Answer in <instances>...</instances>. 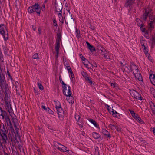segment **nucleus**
Here are the masks:
<instances>
[{"mask_svg": "<svg viewBox=\"0 0 155 155\" xmlns=\"http://www.w3.org/2000/svg\"><path fill=\"white\" fill-rule=\"evenodd\" d=\"M3 50L4 51L5 54L7 52L8 50V48L6 47L3 46Z\"/></svg>", "mask_w": 155, "mask_h": 155, "instance_id": "37998d69", "label": "nucleus"}, {"mask_svg": "<svg viewBox=\"0 0 155 155\" xmlns=\"http://www.w3.org/2000/svg\"><path fill=\"white\" fill-rule=\"evenodd\" d=\"M149 78L151 83L155 85V75L154 74H150Z\"/></svg>", "mask_w": 155, "mask_h": 155, "instance_id": "f3484780", "label": "nucleus"}, {"mask_svg": "<svg viewBox=\"0 0 155 155\" xmlns=\"http://www.w3.org/2000/svg\"><path fill=\"white\" fill-rule=\"evenodd\" d=\"M123 68H124V70L126 71H128L129 70V69L128 67V65L126 63L125 64V65L124 66Z\"/></svg>", "mask_w": 155, "mask_h": 155, "instance_id": "58836bf2", "label": "nucleus"}, {"mask_svg": "<svg viewBox=\"0 0 155 155\" xmlns=\"http://www.w3.org/2000/svg\"><path fill=\"white\" fill-rule=\"evenodd\" d=\"M155 20V17L152 15L150 16L148 23V29L150 31H151L154 28Z\"/></svg>", "mask_w": 155, "mask_h": 155, "instance_id": "6e6552de", "label": "nucleus"}, {"mask_svg": "<svg viewBox=\"0 0 155 155\" xmlns=\"http://www.w3.org/2000/svg\"><path fill=\"white\" fill-rule=\"evenodd\" d=\"M81 55L82 56V58H81L82 60H84L85 59V58L83 57V56Z\"/></svg>", "mask_w": 155, "mask_h": 155, "instance_id": "680f3d73", "label": "nucleus"}, {"mask_svg": "<svg viewBox=\"0 0 155 155\" xmlns=\"http://www.w3.org/2000/svg\"><path fill=\"white\" fill-rule=\"evenodd\" d=\"M5 97L4 98L5 108L6 110L9 113L11 116L15 115L13 114V110L11 107V100L10 99V92L8 88L5 90Z\"/></svg>", "mask_w": 155, "mask_h": 155, "instance_id": "f257e3e1", "label": "nucleus"}, {"mask_svg": "<svg viewBox=\"0 0 155 155\" xmlns=\"http://www.w3.org/2000/svg\"><path fill=\"white\" fill-rule=\"evenodd\" d=\"M0 134L3 140V143H6L7 137L6 134V131L5 129L0 130Z\"/></svg>", "mask_w": 155, "mask_h": 155, "instance_id": "9b49d317", "label": "nucleus"}, {"mask_svg": "<svg viewBox=\"0 0 155 155\" xmlns=\"http://www.w3.org/2000/svg\"><path fill=\"white\" fill-rule=\"evenodd\" d=\"M47 112H48L49 114H54L53 112L51 109H49V108L48 107L47 110Z\"/></svg>", "mask_w": 155, "mask_h": 155, "instance_id": "e433bc0d", "label": "nucleus"}, {"mask_svg": "<svg viewBox=\"0 0 155 155\" xmlns=\"http://www.w3.org/2000/svg\"><path fill=\"white\" fill-rule=\"evenodd\" d=\"M28 10L30 13H32L35 12L38 15H39L41 10L40 7L37 3H35L32 6L29 7Z\"/></svg>", "mask_w": 155, "mask_h": 155, "instance_id": "423d86ee", "label": "nucleus"}, {"mask_svg": "<svg viewBox=\"0 0 155 155\" xmlns=\"http://www.w3.org/2000/svg\"><path fill=\"white\" fill-rule=\"evenodd\" d=\"M107 108L108 110H109L111 109V108L108 105H107Z\"/></svg>", "mask_w": 155, "mask_h": 155, "instance_id": "bf43d9fd", "label": "nucleus"}, {"mask_svg": "<svg viewBox=\"0 0 155 155\" xmlns=\"http://www.w3.org/2000/svg\"><path fill=\"white\" fill-rule=\"evenodd\" d=\"M131 94L132 96L135 98L140 100H142V98L141 95L135 91L133 90L131 91Z\"/></svg>", "mask_w": 155, "mask_h": 155, "instance_id": "f8f14e48", "label": "nucleus"}, {"mask_svg": "<svg viewBox=\"0 0 155 155\" xmlns=\"http://www.w3.org/2000/svg\"><path fill=\"white\" fill-rule=\"evenodd\" d=\"M58 17L60 21L62 23H64V19L61 13H58Z\"/></svg>", "mask_w": 155, "mask_h": 155, "instance_id": "b1692460", "label": "nucleus"}, {"mask_svg": "<svg viewBox=\"0 0 155 155\" xmlns=\"http://www.w3.org/2000/svg\"><path fill=\"white\" fill-rule=\"evenodd\" d=\"M108 127L111 128L112 129H113L114 128H116V126L114 125H112L110 124L108 126Z\"/></svg>", "mask_w": 155, "mask_h": 155, "instance_id": "f704fd0d", "label": "nucleus"}, {"mask_svg": "<svg viewBox=\"0 0 155 155\" xmlns=\"http://www.w3.org/2000/svg\"><path fill=\"white\" fill-rule=\"evenodd\" d=\"M76 34L77 37H80V31L79 30L76 29Z\"/></svg>", "mask_w": 155, "mask_h": 155, "instance_id": "2f4dec72", "label": "nucleus"}, {"mask_svg": "<svg viewBox=\"0 0 155 155\" xmlns=\"http://www.w3.org/2000/svg\"><path fill=\"white\" fill-rule=\"evenodd\" d=\"M66 99L69 103H73L74 100L73 97L72 96V94H70V95L66 96Z\"/></svg>", "mask_w": 155, "mask_h": 155, "instance_id": "dca6fc26", "label": "nucleus"}, {"mask_svg": "<svg viewBox=\"0 0 155 155\" xmlns=\"http://www.w3.org/2000/svg\"><path fill=\"white\" fill-rule=\"evenodd\" d=\"M89 121L93 124L95 127H97V124L94 120L93 119H90L89 120Z\"/></svg>", "mask_w": 155, "mask_h": 155, "instance_id": "cd10ccee", "label": "nucleus"}, {"mask_svg": "<svg viewBox=\"0 0 155 155\" xmlns=\"http://www.w3.org/2000/svg\"><path fill=\"white\" fill-rule=\"evenodd\" d=\"M75 118L76 120L77 121H79L80 120V116L78 115V114H75Z\"/></svg>", "mask_w": 155, "mask_h": 155, "instance_id": "4c0bfd02", "label": "nucleus"}, {"mask_svg": "<svg viewBox=\"0 0 155 155\" xmlns=\"http://www.w3.org/2000/svg\"><path fill=\"white\" fill-rule=\"evenodd\" d=\"M66 68L67 69L68 71L69 72H70V71H72L70 67L69 66H68V65L67 66H66Z\"/></svg>", "mask_w": 155, "mask_h": 155, "instance_id": "a18cd8bd", "label": "nucleus"}, {"mask_svg": "<svg viewBox=\"0 0 155 155\" xmlns=\"http://www.w3.org/2000/svg\"><path fill=\"white\" fill-rule=\"evenodd\" d=\"M0 34L3 36L5 41L8 39V32L5 25L3 24H0Z\"/></svg>", "mask_w": 155, "mask_h": 155, "instance_id": "20e7f679", "label": "nucleus"}, {"mask_svg": "<svg viewBox=\"0 0 155 155\" xmlns=\"http://www.w3.org/2000/svg\"><path fill=\"white\" fill-rule=\"evenodd\" d=\"M84 65L85 66L87 67V68H90L91 69V68H89L88 67V65L87 64H84Z\"/></svg>", "mask_w": 155, "mask_h": 155, "instance_id": "052dcab7", "label": "nucleus"}, {"mask_svg": "<svg viewBox=\"0 0 155 155\" xmlns=\"http://www.w3.org/2000/svg\"><path fill=\"white\" fill-rule=\"evenodd\" d=\"M53 25L54 26H56L57 25V23L56 21V20L54 19L53 20Z\"/></svg>", "mask_w": 155, "mask_h": 155, "instance_id": "de8ad7c7", "label": "nucleus"}, {"mask_svg": "<svg viewBox=\"0 0 155 155\" xmlns=\"http://www.w3.org/2000/svg\"><path fill=\"white\" fill-rule=\"evenodd\" d=\"M62 8L61 4L56 5L55 6V12H56L58 13H61V10Z\"/></svg>", "mask_w": 155, "mask_h": 155, "instance_id": "2eb2a0df", "label": "nucleus"}, {"mask_svg": "<svg viewBox=\"0 0 155 155\" xmlns=\"http://www.w3.org/2000/svg\"><path fill=\"white\" fill-rule=\"evenodd\" d=\"M112 115L114 117H116L118 118H120V114L119 113H118L117 112H116L114 114H113Z\"/></svg>", "mask_w": 155, "mask_h": 155, "instance_id": "c85d7f7f", "label": "nucleus"}, {"mask_svg": "<svg viewBox=\"0 0 155 155\" xmlns=\"http://www.w3.org/2000/svg\"><path fill=\"white\" fill-rule=\"evenodd\" d=\"M55 102L56 108L58 117L61 120H62L65 115L64 111L62 110L60 102L58 101H55Z\"/></svg>", "mask_w": 155, "mask_h": 155, "instance_id": "7ed1b4c3", "label": "nucleus"}, {"mask_svg": "<svg viewBox=\"0 0 155 155\" xmlns=\"http://www.w3.org/2000/svg\"><path fill=\"white\" fill-rule=\"evenodd\" d=\"M86 43L87 46L88 48L91 51L93 52L95 51L94 47L91 45L87 41L86 42Z\"/></svg>", "mask_w": 155, "mask_h": 155, "instance_id": "6ab92c4d", "label": "nucleus"}, {"mask_svg": "<svg viewBox=\"0 0 155 155\" xmlns=\"http://www.w3.org/2000/svg\"><path fill=\"white\" fill-rule=\"evenodd\" d=\"M15 86L17 91H19L20 89V85L18 82H16L15 83Z\"/></svg>", "mask_w": 155, "mask_h": 155, "instance_id": "a878e982", "label": "nucleus"}, {"mask_svg": "<svg viewBox=\"0 0 155 155\" xmlns=\"http://www.w3.org/2000/svg\"><path fill=\"white\" fill-rule=\"evenodd\" d=\"M54 145L60 151L62 152L67 151V148L60 143L55 142L54 143Z\"/></svg>", "mask_w": 155, "mask_h": 155, "instance_id": "1a4fd4ad", "label": "nucleus"}, {"mask_svg": "<svg viewBox=\"0 0 155 155\" xmlns=\"http://www.w3.org/2000/svg\"><path fill=\"white\" fill-rule=\"evenodd\" d=\"M62 87L63 93L65 96L70 95V94H72L71 91L70 87L69 85L67 86L63 81H62Z\"/></svg>", "mask_w": 155, "mask_h": 155, "instance_id": "0eeeda50", "label": "nucleus"}, {"mask_svg": "<svg viewBox=\"0 0 155 155\" xmlns=\"http://www.w3.org/2000/svg\"><path fill=\"white\" fill-rule=\"evenodd\" d=\"M82 74L83 76L85 78V80L91 84H92V81L91 78L89 77L87 74L84 72H83Z\"/></svg>", "mask_w": 155, "mask_h": 155, "instance_id": "ddd939ff", "label": "nucleus"}, {"mask_svg": "<svg viewBox=\"0 0 155 155\" xmlns=\"http://www.w3.org/2000/svg\"><path fill=\"white\" fill-rule=\"evenodd\" d=\"M101 52V54L104 55V54H107L108 53V51H106L104 48H102L100 50Z\"/></svg>", "mask_w": 155, "mask_h": 155, "instance_id": "393cba45", "label": "nucleus"}, {"mask_svg": "<svg viewBox=\"0 0 155 155\" xmlns=\"http://www.w3.org/2000/svg\"><path fill=\"white\" fill-rule=\"evenodd\" d=\"M103 56L106 59H108L109 58V57L108 54V53L107 54H104Z\"/></svg>", "mask_w": 155, "mask_h": 155, "instance_id": "79ce46f5", "label": "nucleus"}, {"mask_svg": "<svg viewBox=\"0 0 155 155\" xmlns=\"http://www.w3.org/2000/svg\"><path fill=\"white\" fill-rule=\"evenodd\" d=\"M57 35V42H59L61 40V35L60 33L58 34Z\"/></svg>", "mask_w": 155, "mask_h": 155, "instance_id": "7c9ffc66", "label": "nucleus"}, {"mask_svg": "<svg viewBox=\"0 0 155 155\" xmlns=\"http://www.w3.org/2000/svg\"><path fill=\"white\" fill-rule=\"evenodd\" d=\"M149 104L153 113L155 114V104L152 101L150 102Z\"/></svg>", "mask_w": 155, "mask_h": 155, "instance_id": "a211bd4d", "label": "nucleus"}, {"mask_svg": "<svg viewBox=\"0 0 155 155\" xmlns=\"http://www.w3.org/2000/svg\"><path fill=\"white\" fill-rule=\"evenodd\" d=\"M93 137L96 139H97L101 137L100 135L96 132H94L92 133Z\"/></svg>", "mask_w": 155, "mask_h": 155, "instance_id": "4be33fe9", "label": "nucleus"}, {"mask_svg": "<svg viewBox=\"0 0 155 155\" xmlns=\"http://www.w3.org/2000/svg\"><path fill=\"white\" fill-rule=\"evenodd\" d=\"M117 128H115L118 131H120V128L118 126H116Z\"/></svg>", "mask_w": 155, "mask_h": 155, "instance_id": "5fc2aeb1", "label": "nucleus"}, {"mask_svg": "<svg viewBox=\"0 0 155 155\" xmlns=\"http://www.w3.org/2000/svg\"><path fill=\"white\" fill-rule=\"evenodd\" d=\"M132 117L136 119L138 117V115L136 114H135L134 115H133Z\"/></svg>", "mask_w": 155, "mask_h": 155, "instance_id": "09e8293b", "label": "nucleus"}, {"mask_svg": "<svg viewBox=\"0 0 155 155\" xmlns=\"http://www.w3.org/2000/svg\"><path fill=\"white\" fill-rule=\"evenodd\" d=\"M38 33L39 34H41V29L40 28H38Z\"/></svg>", "mask_w": 155, "mask_h": 155, "instance_id": "864d4df0", "label": "nucleus"}, {"mask_svg": "<svg viewBox=\"0 0 155 155\" xmlns=\"http://www.w3.org/2000/svg\"><path fill=\"white\" fill-rule=\"evenodd\" d=\"M3 55L2 54V52H0V60L1 62H4V59L3 58Z\"/></svg>", "mask_w": 155, "mask_h": 155, "instance_id": "c9c22d12", "label": "nucleus"}, {"mask_svg": "<svg viewBox=\"0 0 155 155\" xmlns=\"http://www.w3.org/2000/svg\"><path fill=\"white\" fill-rule=\"evenodd\" d=\"M130 69L136 78L139 81H141L142 80L141 76L139 73V71L136 65L133 64H131L130 67Z\"/></svg>", "mask_w": 155, "mask_h": 155, "instance_id": "39448f33", "label": "nucleus"}, {"mask_svg": "<svg viewBox=\"0 0 155 155\" xmlns=\"http://www.w3.org/2000/svg\"><path fill=\"white\" fill-rule=\"evenodd\" d=\"M120 63L121 66L123 67L124 65L123 63L122 62H120Z\"/></svg>", "mask_w": 155, "mask_h": 155, "instance_id": "e2e57ef3", "label": "nucleus"}, {"mask_svg": "<svg viewBox=\"0 0 155 155\" xmlns=\"http://www.w3.org/2000/svg\"><path fill=\"white\" fill-rule=\"evenodd\" d=\"M12 121L14 124V126L16 133V134L15 135H17L18 136V134L20 127L18 120L16 118H13L12 119Z\"/></svg>", "mask_w": 155, "mask_h": 155, "instance_id": "9d476101", "label": "nucleus"}, {"mask_svg": "<svg viewBox=\"0 0 155 155\" xmlns=\"http://www.w3.org/2000/svg\"><path fill=\"white\" fill-rule=\"evenodd\" d=\"M32 58L34 59L39 58L38 54L37 53H35L32 56Z\"/></svg>", "mask_w": 155, "mask_h": 155, "instance_id": "72a5a7b5", "label": "nucleus"}, {"mask_svg": "<svg viewBox=\"0 0 155 155\" xmlns=\"http://www.w3.org/2000/svg\"><path fill=\"white\" fill-rule=\"evenodd\" d=\"M151 12V9L150 8H147L145 10V12L143 13V20H145Z\"/></svg>", "mask_w": 155, "mask_h": 155, "instance_id": "4468645a", "label": "nucleus"}, {"mask_svg": "<svg viewBox=\"0 0 155 155\" xmlns=\"http://www.w3.org/2000/svg\"><path fill=\"white\" fill-rule=\"evenodd\" d=\"M41 107L42 109H44L45 111H47V110L48 107L47 108H46V107L44 105H42Z\"/></svg>", "mask_w": 155, "mask_h": 155, "instance_id": "3c124183", "label": "nucleus"}, {"mask_svg": "<svg viewBox=\"0 0 155 155\" xmlns=\"http://www.w3.org/2000/svg\"><path fill=\"white\" fill-rule=\"evenodd\" d=\"M129 111L130 112L132 116H133V115H134V114H135L133 111L131 110H129Z\"/></svg>", "mask_w": 155, "mask_h": 155, "instance_id": "8fccbe9b", "label": "nucleus"}, {"mask_svg": "<svg viewBox=\"0 0 155 155\" xmlns=\"http://www.w3.org/2000/svg\"><path fill=\"white\" fill-rule=\"evenodd\" d=\"M153 133L154 135H155V130H153Z\"/></svg>", "mask_w": 155, "mask_h": 155, "instance_id": "774afa93", "label": "nucleus"}, {"mask_svg": "<svg viewBox=\"0 0 155 155\" xmlns=\"http://www.w3.org/2000/svg\"><path fill=\"white\" fill-rule=\"evenodd\" d=\"M112 114H114L116 112H117L115 110H114L112 109Z\"/></svg>", "mask_w": 155, "mask_h": 155, "instance_id": "13d9d810", "label": "nucleus"}, {"mask_svg": "<svg viewBox=\"0 0 155 155\" xmlns=\"http://www.w3.org/2000/svg\"><path fill=\"white\" fill-rule=\"evenodd\" d=\"M58 53H57V52H56V58H57L58 57Z\"/></svg>", "mask_w": 155, "mask_h": 155, "instance_id": "0e129e2a", "label": "nucleus"}, {"mask_svg": "<svg viewBox=\"0 0 155 155\" xmlns=\"http://www.w3.org/2000/svg\"><path fill=\"white\" fill-rule=\"evenodd\" d=\"M66 152L70 155H73V152L70 150H67V151Z\"/></svg>", "mask_w": 155, "mask_h": 155, "instance_id": "ea45409f", "label": "nucleus"}, {"mask_svg": "<svg viewBox=\"0 0 155 155\" xmlns=\"http://www.w3.org/2000/svg\"><path fill=\"white\" fill-rule=\"evenodd\" d=\"M45 9V5H43L42 7L41 8V9L42 11H44Z\"/></svg>", "mask_w": 155, "mask_h": 155, "instance_id": "4d7b16f0", "label": "nucleus"}, {"mask_svg": "<svg viewBox=\"0 0 155 155\" xmlns=\"http://www.w3.org/2000/svg\"><path fill=\"white\" fill-rule=\"evenodd\" d=\"M38 86L40 89L41 90L43 89V86L41 83H38Z\"/></svg>", "mask_w": 155, "mask_h": 155, "instance_id": "473e14b6", "label": "nucleus"}, {"mask_svg": "<svg viewBox=\"0 0 155 155\" xmlns=\"http://www.w3.org/2000/svg\"><path fill=\"white\" fill-rule=\"evenodd\" d=\"M110 85L111 86H113L114 87H116L117 84L116 83H110Z\"/></svg>", "mask_w": 155, "mask_h": 155, "instance_id": "49530a36", "label": "nucleus"}, {"mask_svg": "<svg viewBox=\"0 0 155 155\" xmlns=\"http://www.w3.org/2000/svg\"><path fill=\"white\" fill-rule=\"evenodd\" d=\"M4 155H9L7 153H6L5 152H4Z\"/></svg>", "mask_w": 155, "mask_h": 155, "instance_id": "69168bd1", "label": "nucleus"}, {"mask_svg": "<svg viewBox=\"0 0 155 155\" xmlns=\"http://www.w3.org/2000/svg\"><path fill=\"white\" fill-rule=\"evenodd\" d=\"M77 124L78 125L81 127H83V124L81 120H79L77 121Z\"/></svg>", "mask_w": 155, "mask_h": 155, "instance_id": "c756f323", "label": "nucleus"}, {"mask_svg": "<svg viewBox=\"0 0 155 155\" xmlns=\"http://www.w3.org/2000/svg\"><path fill=\"white\" fill-rule=\"evenodd\" d=\"M142 48L144 49V53L146 55L147 57H148V58L149 57L150 55L148 53V51L146 47L144 45H142Z\"/></svg>", "mask_w": 155, "mask_h": 155, "instance_id": "5701e85b", "label": "nucleus"}, {"mask_svg": "<svg viewBox=\"0 0 155 155\" xmlns=\"http://www.w3.org/2000/svg\"><path fill=\"white\" fill-rule=\"evenodd\" d=\"M0 118L3 120H5L7 123V126H8L9 125L11 127L12 126L9 115L5 111L2 110L0 107Z\"/></svg>", "mask_w": 155, "mask_h": 155, "instance_id": "f03ea898", "label": "nucleus"}, {"mask_svg": "<svg viewBox=\"0 0 155 155\" xmlns=\"http://www.w3.org/2000/svg\"><path fill=\"white\" fill-rule=\"evenodd\" d=\"M140 20L139 19H137V23H138V22L140 21Z\"/></svg>", "mask_w": 155, "mask_h": 155, "instance_id": "338daca9", "label": "nucleus"}, {"mask_svg": "<svg viewBox=\"0 0 155 155\" xmlns=\"http://www.w3.org/2000/svg\"><path fill=\"white\" fill-rule=\"evenodd\" d=\"M102 133L106 137L110 138L111 137V136L110 133L107 131L106 129H103L102 130Z\"/></svg>", "mask_w": 155, "mask_h": 155, "instance_id": "aec40b11", "label": "nucleus"}, {"mask_svg": "<svg viewBox=\"0 0 155 155\" xmlns=\"http://www.w3.org/2000/svg\"><path fill=\"white\" fill-rule=\"evenodd\" d=\"M60 47V43L59 42H56V45L55 47V50L56 52H59V49Z\"/></svg>", "mask_w": 155, "mask_h": 155, "instance_id": "bb28decb", "label": "nucleus"}, {"mask_svg": "<svg viewBox=\"0 0 155 155\" xmlns=\"http://www.w3.org/2000/svg\"><path fill=\"white\" fill-rule=\"evenodd\" d=\"M135 0H127L125 3V6L128 7L131 6L134 2Z\"/></svg>", "mask_w": 155, "mask_h": 155, "instance_id": "412c9836", "label": "nucleus"}, {"mask_svg": "<svg viewBox=\"0 0 155 155\" xmlns=\"http://www.w3.org/2000/svg\"><path fill=\"white\" fill-rule=\"evenodd\" d=\"M69 72L71 73V77H72V78H73L74 77V74H73L72 71H70V72Z\"/></svg>", "mask_w": 155, "mask_h": 155, "instance_id": "603ef678", "label": "nucleus"}, {"mask_svg": "<svg viewBox=\"0 0 155 155\" xmlns=\"http://www.w3.org/2000/svg\"><path fill=\"white\" fill-rule=\"evenodd\" d=\"M139 26H140L141 28V30L142 32H145V29L143 28H142V27L143 26V25L142 24H141L140 25H138Z\"/></svg>", "mask_w": 155, "mask_h": 155, "instance_id": "a19ab883", "label": "nucleus"}, {"mask_svg": "<svg viewBox=\"0 0 155 155\" xmlns=\"http://www.w3.org/2000/svg\"><path fill=\"white\" fill-rule=\"evenodd\" d=\"M32 28L33 30L34 31H35V30H36V27L35 26L33 25L32 26Z\"/></svg>", "mask_w": 155, "mask_h": 155, "instance_id": "6e6d98bb", "label": "nucleus"}, {"mask_svg": "<svg viewBox=\"0 0 155 155\" xmlns=\"http://www.w3.org/2000/svg\"><path fill=\"white\" fill-rule=\"evenodd\" d=\"M136 120L137 121L141 124L142 123V122H143V121H142L141 119L139 117Z\"/></svg>", "mask_w": 155, "mask_h": 155, "instance_id": "c03bdc74", "label": "nucleus"}]
</instances>
